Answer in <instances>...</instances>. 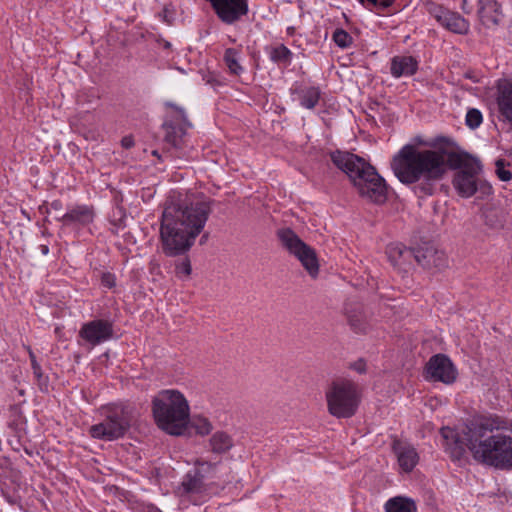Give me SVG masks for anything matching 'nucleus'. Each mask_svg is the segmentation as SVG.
<instances>
[{"label":"nucleus","instance_id":"6ab92c4d","mask_svg":"<svg viewBox=\"0 0 512 512\" xmlns=\"http://www.w3.org/2000/svg\"><path fill=\"white\" fill-rule=\"evenodd\" d=\"M94 210L92 207L88 206H76L71 209L69 212L65 213L61 217V221L65 225H70L72 223H79L81 225H87L91 223L94 219Z\"/></svg>","mask_w":512,"mask_h":512},{"label":"nucleus","instance_id":"393cba45","mask_svg":"<svg viewBox=\"0 0 512 512\" xmlns=\"http://www.w3.org/2000/svg\"><path fill=\"white\" fill-rule=\"evenodd\" d=\"M386 512H416L415 503L404 497H394L385 504Z\"/></svg>","mask_w":512,"mask_h":512},{"label":"nucleus","instance_id":"c85d7f7f","mask_svg":"<svg viewBox=\"0 0 512 512\" xmlns=\"http://www.w3.org/2000/svg\"><path fill=\"white\" fill-rule=\"evenodd\" d=\"M482 113L475 108L469 109L466 114V125L471 129H476L482 123Z\"/></svg>","mask_w":512,"mask_h":512},{"label":"nucleus","instance_id":"f03ea898","mask_svg":"<svg viewBox=\"0 0 512 512\" xmlns=\"http://www.w3.org/2000/svg\"><path fill=\"white\" fill-rule=\"evenodd\" d=\"M211 212V201L208 200H167L160 224L163 253L169 257L187 253L203 231Z\"/></svg>","mask_w":512,"mask_h":512},{"label":"nucleus","instance_id":"79ce46f5","mask_svg":"<svg viewBox=\"0 0 512 512\" xmlns=\"http://www.w3.org/2000/svg\"><path fill=\"white\" fill-rule=\"evenodd\" d=\"M195 465L196 466H202V467L203 466H207L208 468H211V469L214 468V464L209 463V462H204V461H201V460H196Z\"/></svg>","mask_w":512,"mask_h":512},{"label":"nucleus","instance_id":"cd10ccee","mask_svg":"<svg viewBox=\"0 0 512 512\" xmlns=\"http://www.w3.org/2000/svg\"><path fill=\"white\" fill-rule=\"evenodd\" d=\"M191 427L201 436L208 435L212 431V424L204 417L193 418L191 421Z\"/></svg>","mask_w":512,"mask_h":512},{"label":"nucleus","instance_id":"37998d69","mask_svg":"<svg viewBox=\"0 0 512 512\" xmlns=\"http://www.w3.org/2000/svg\"><path fill=\"white\" fill-rule=\"evenodd\" d=\"M208 237H209V234L208 233H205L201 236L200 238V245H204L206 243V241L208 240Z\"/></svg>","mask_w":512,"mask_h":512},{"label":"nucleus","instance_id":"f257e3e1","mask_svg":"<svg viewBox=\"0 0 512 512\" xmlns=\"http://www.w3.org/2000/svg\"><path fill=\"white\" fill-rule=\"evenodd\" d=\"M479 163L460 154L445 149H418L414 145H405L393 157L391 168L403 184H414L422 180L421 190L432 194V184L442 180L449 169H464L466 165Z\"/></svg>","mask_w":512,"mask_h":512},{"label":"nucleus","instance_id":"de8ad7c7","mask_svg":"<svg viewBox=\"0 0 512 512\" xmlns=\"http://www.w3.org/2000/svg\"><path fill=\"white\" fill-rule=\"evenodd\" d=\"M161 43L165 49H169L171 47V43L166 40H162Z\"/></svg>","mask_w":512,"mask_h":512},{"label":"nucleus","instance_id":"dca6fc26","mask_svg":"<svg viewBox=\"0 0 512 512\" xmlns=\"http://www.w3.org/2000/svg\"><path fill=\"white\" fill-rule=\"evenodd\" d=\"M206 491V485L204 484V475L201 470L196 468L193 471H189L180 486L177 488V494L179 496L201 494Z\"/></svg>","mask_w":512,"mask_h":512},{"label":"nucleus","instance_id":"9d476101","mask_svg":"<svg viewBox=\"0 0 512 512\" xmlns=\"http://www.w3.org/2000/svg\"><path fill=\"white\" fill-rule=\"evenodd\" d=\"M166 106L174 109L178 113V117L175 119V121H165L163 123L162 127L165 130L164 140L172 147L179 149L182 147L186 129L191 127V123L187 120L185 112L182 108L171 102H167Z\"/></svg>","mask_w":512,"mask_h":512},{"label":"nucleus","instance_id":"c756f323","mask_svg":"<svg viewBox=\"0 0 512 512\" xmlns=\"http://www.w3.org/2000/svg\"><path fill=\"white\" fill-rule=\"evenodd\" d=\"M290 57L291 52L284 45L277 46L271 52V59L275 62H287Z\"/></svg>","mask_w":512,"mask_h":512},{"label":"nucleus","instance_id":"a18cd8bd","mask_svg":"<svg viewBox=\"0 0 512 512\" xmlns=\"http://www.w3.org/2000/svg\"><path fill=\"white\" fill-rule=\"evenodd\" d=\"M462 452H463L462 447H457V448H456V452H455L454 456H455L456 458H459V457L462 455Z\"/></svg>","mask_w":512,"mask_h":512},{"label":"nucleus","instance_id":"4be33fe9","mask_svg":"<svg viewBox=\"0 0 512 512\" xmlns=\"http://www.w3.org/2000/svg\"><path fill=\"white\" fill-rule=\"evenodd\" d=\"M482 218L489 229L498 230L504 227L506 214L499 207L486 205L482 210Z\"/></svg>","mask_w":512,"mask_h":512},{"label":"nucleus","instance_id":"2f4dec72","mask_svg":"<svg viewBox=\"0 0 512 512\" xmlns=\"http://www.w3.org/2000/svg\"><path fill=\"white\" fill-rule=\"evenodd\" d=\"M496 174L501 181H509L512 179L511 171L505 169L506 165H509L504 159H498L495 162Z\"/></svg>","mask_w":512,"mask_h":512},{"label":"nucleus","instance_id":"9b49d317","mask_svg":"<svg viewBox=\"0 0 512 512\" xmlns=\"http://www.w3.org/2000/svg\"><path fill=\"white\" fill-rule=\"evenodd\" d=\"M480 170V163H472V165H466L464 169L455 174L452 183L461 197L469 198L478 190L477 175Z\"/></svg>","mask_w":512,"mask_h":512},{"label":"nucleus","instance_id":"c03bdc74","mask_svg":"<svg viewBox=\"0 0 512 512\" xmlns=\"http://www.w3.org/2000/svg\"><path fill=\"white\" fill-rule=\"evenodd\" d=\"M40 250H41V253H42L43 255H47V254H48V252H49V248H48V246H47V245H41V246H40Z\"/></svg>","mask_w":512,"mask_h":512},{"label":"nucleus","instance_id":"a19ab883","mask_svg":"<svg viewBox=\"0 0 512 512\" xmlns=\"http://www.w3.org/2000/svg\"><path fill=\"white\" fill-rule=\"evenodd\" d=\"M353 368L359 373H363L365 371V363L359 361L353 365Z\"/></svg>","mask_w":512,"mask_h":512},{"label":"nucleus","instance_id":"f8f14e48","mask_svg":"<svg viewBox=\"0 0 512 512\" xmlns=\"http://www.w3.org/2000/svg\"><path fill=\"white\" fill-rule=\"evenodd\" d=\"M79 336L91 346H96L112 338L113 327L106 320H92L81 327Z\"/></svg>","mask_w":512,"mask_h":512},{"label":"nucleus","instance_id":"49530a36","mask_svg":"<svg viewBox=\"0 0 512 512\" xmlns=\"http://www.w3.org/2000/svg\"><path fill=\"white\" fill-rule=\"evenodd\" d=\"M480 188L483 189L484 193H490L491 192V186L481 185Z\"/></svg>","mask_w":512,"mask_h":512},{"label":"nucleus","instance_id":"c9c22d12","mask_svg":"<svg viewBox=\"0 0 512 512\" xmlns=\"http://www.w3.org/2000/svg\"><path fill=\"white\" fill-rule=\"evenodd\" d=\"M393 1L394 0H359V2L363 6H366V4H368V5H373L375 7L382 8V9H385V8L391 6Z\"/></svg>","mask_w":512,"mask_h":512},{"label":"nucleus","instance_id":"a211bd4d","mask_svg":"<svg viewBox=\"0 0 512 512\" xmlns=\"http://www.w3.org/2000/svg\"><path fill=\"white\" fill-rule=\"evenodd\" d=\"M345 309L350 327L356 333H366L369 329V322L364 312L363 305L359 303H349L346 305Z\"/></svg>","mask_w":512,"mask_h":512},{"label":"nucleus","instance_id":"8fccbe9b","mask_svg":"<svg viewBox=\"0 0 512 512\" xmlns=\"http://www.w3.org/2000/svg\"><path fill=\"white\" fill-rule=\"evenodd\" d=\"M22 214H23L24 216H26L28 220L30 219V217L27 215V213L25 212V210H22Z\"/></svg>","mask_w":512,"mask_h":512},{"label":"nucleus","instance_id":"f704fd0d","mask_svg":"<svg viewBox=\"0 0 512 512\" xmlns=\"http://www.w3.org/2000/svg\"><path fill=\"white\" fill-rule=\"evenodd\" d=\"M175 271L177 275L189 277L192 272L190 260L188 258L183 259L176 265Z\"/></svg>","mask_w":512,"mask_h":512},{"label":"nucleus","instance_id":"bb28decb","mask_svg":"<svg viewBox=\"0 0 512 512\" xmlns=\"http://www.w3.org/2000/svg\"><path fill=\"white\" fill-rule=\"evenodd\" d=\"M224 61L232 74L239 75L243 68L239 64V53L234 48H228L224 53Z\"/></svg>","mask_w":512,"mask_h":512},{"label":"nucleus","instance_id":"ea45409f","mask_svg":"<svg viewBox=\"0 0 512 512\" xmlns=\"http://www.w3.org/2000/svg\"><path fill=\"white\" fill-rule=\"evenodd\" d=\"M121 145L125 149H130L131 147L134 146V139L132 138V136H125L121 140Z\"/></svg>","mask_w":512,"mask_h":512},{"label":"nucleus","instance_id":"a878e982","mask_svg":"<svg viewBox=\"0 0 512 512\" xmlns=\"http://www.w3.org/2000/svg\"><path fill=\"white\" fill-rule=\"evenodd\" d=\"M300 103L307 109H313L320 99V90L316 87H307L299 91Z\"/></svg>","mask_w":512,"mask_h":512},{"label":"nucleus","instance_id":"5701e85b","mask_svg":"<svg viewBox=\"0 0 512 512\" xmlns=\"http://www.w3.org/2000/svg\"><path fill=\"white\" fill-rule=\"evenodd\" d=\"M443 18L444 19H442V23L440 25H442L447 30L461 35H465L469 32L470 24L460 14L448 11L446 16Z\"/></svg>","mask_w":512,"mask_h":512},{"label":"nucleus","instance_id":"39448f33","mask_svg":"<svg viewBox=\"0 0 512 512\" xmlns=\"http://www.w3.org/2000/svg\"><path fill=\"white\" fill-rule=\"evenodd\" d=\"M152 413L156 425L164 432L180 436L190 421V406L178 390L165 389L152 399Z\"/></svg>","mask_w":512,"mask_h":512},{"label":"nucleus","instance_id":"e433bc0d","mask_svg":"<svg viewBox=\"0 0 512 512\" xmlns=\"http://www.w3.org/2000/svg\"><path fill=\"white\" fill-rule=\"evenodd\" d=\"M393 1L394 0H359V2L363 6H366V4H368V5H373L375 7L382 8V9H385V8L391 6Z\"/></svg>","mask_w":512,"mask_h":512},{"label":"nucleus","instance_id":"4c0bfd02","mask_svg":"<svg viewBox=\"0 0 512 512\" xmlns=\"http://www.w3.org/2000/svg\"><path fill=\"white\" fill-rule=\"evenodd\" d=\"M160 16L162 17L163 21H165L166 23L168 24H172L173 21H174V12H173V9H171L170 6L166 5Z\"/></svg>","mask_w":512,"mask_h":512},{"label":"nucleus","instance_id":"20e7f679","mask_svg":"<svg viewBox=\"0 0 512 512\" xmlns=\"http://www.w3.org/2000/svg\"><path fill=\"white\" fill-rule=\"evenodd\" d=\"M331 160L337 168L349 177L362 197H366L377 204L386 201L387 186L385 180L365 159L349 152L335 151L331 153Z\"/></svg>","mask_w":512,"mask_h":512},{"label":"nucleus","instance_id":"f3484780","mask_svg":"<svg viewBox=\"0 0 512 512\" xmlns=\"http://www.w3.org/2000/svg\"><path fill=\"white\" fill-rule=\"evenodd\" d=\"M393 450L397 456L398 463L402 470L405 472H411L419 461V456L416 449L409 444L395 440L393 442Z\"/></svg>","mask_w":512,"mask_h":512},{"label":"nucleus","instance_id":"1a4fd4ad","mask_svg":"<svg viewBox=\"0 0 512 512\" xmlns=\"http://www.w3.org/2000/svg\"><path fill=\"white\" fill-rule=\"evenodd\" d=\"M427 378L444 384H452L457 378V369L448 356L436 354L425 366Z\"/></svg>","mask_w":512,"mask_h":512},{"label":"nucleus","instance_id":"4468645a","mask_svg":"<svg viewBox=\"0 0 512 512\" xmlns=\"http://www.w3.org/2000/svg\"><path fill=\"white\" fill-rule=\"evenodd\" d=\"M386 254L393 267L401 272H408L415 260V248H407L399 243L387 246Z\"/></svg>","mask_w":512,"mask_h":512},{"label":"nucleus","instance_id":"3c124183","mask_svg":"<svg viewBox=\"0 0 512 512\" xmlns=\"http://www.w3.org/2000/svg\"><path fill=\"white\" fill-rule=\"evenodd\" d=\"M465 5H467V0H463V10L465 11Z\"/></svg>","mask_w":512,"mask_h":512},{"label":"nucleus","instance_id":"2eb2a0df","mask_svg":"<svg viewBox=\"0 0 512 512\" xmlns=\"http://www.w3.org/2000/svg\"><path fill=\"white\" fill-rule=\"evenodd\" d=\"M477 15L480 22L489 28L499 24L502 12L497 1L478 0Z\"/></svg>","mask_w":512,"mask_h":512},{"label":"nucleus","instance_id":"aec40b11","mask_svg":"<svg viewBox=\"0 0 512 512\" xmlns=\"http://www.w3.org/2000/svg\"><path fill=\"white\" fill-rule=\"evenodd\" d=\"M418 63L412 56H396L391 61V74L394 77L410 76L417 71Z\"/></svg>","mask_w":512,"mask_h":512},{"label":"nucleus","instance_id":"7ed1b4c3","mask_svg":"<svg viewBox=\"0 0 512 512\" xmlns=\"http://www.w3.org/2000/svg\"><path fill=\"white\" fill-rule=\"evenodd\" d=\"M511 424L499 416L483 417L467 426L456 443L464 444L475 460L500 469L512 468Z\"/></svg>","mask_w":512,"mask_h":512},{"label":"nucleus","instance_id":"473e14b6","mask_svg":"<svg viewBox=\"0 0 512 512\" xmlns=\"http://www.w3.org/2000/svg\"><path fill=\"white\" fill-rule=\"evenodd\" d=\"M429 13L437 20L439 24L442 23V17L446 16V13L449 11L444 9L442 6H439L435 3L428 4Z\"/></svg>","mask_w":512,"mask_h":512},{"label":"nucleus","instance_id":"b1692460","mask_svg":"<svg viewBox=\"0 0 512 512\" xmlns=\"http://www.w3.org/2000/svg\"><path fill=\"white\" fill-rule=\"evenodd\" d=\"M211 451L222 454L229 451L233 446L232 438L223 431H218L209 440Z\"/></svg>","mask_w":512,"mask_h":512},{"label":"nucleus","instance_id":"72a5a7b5","mask_svg":"<svg viewBox=\"0 0 512 512\" xmlns=\"http://www.w3.org/2000/svg\"><path fill=\"white\" fill-rule=\"evenodd\" d=\"M27 351L29 353V357H30V361H31V366H32V369H33V374L34 376L36 377V379L38 381H40L43 377V373H42V369H41V366L39 365V363L37 362L36 360V356L35 354L33 353L32 349L30 348V346H27Z\"/></svg>","mask_w":512,"mask_h":512},{"label":"nucleus","instance_id":"7c9ffc66","mask_svg":"<svg viewBox=\"0 0 512 512\" xmlns=\"http://www.w3.org/2000/svg\"><path fill=\"white\" fill-rule=\"evenodd\" d=\"M333 40L341 48H346L352 43V37L343 29H337L333 33Z\"/></svg>","mask_w":512,"mask_h":512},{"label":"nucleus","instance_id":"0eeeda50","mask_svg":"<svg viewBox=\"0 0 512 512\" xmlns=\"http://www.w3.org/2000/svg\"><path fill=\"white\" fill-rule=\"evenodd\" d=\"M104 419L89 428L91 437L104 441H113L123 437L135 419L134 409L124 405L102 408Z\"/></svg>","mask_w":512,"mask_h":512},{"label":"nucleus","instance_id":"ddd939ff","mask_svg":"<svg viewBox=\"0 0 512 512\" xmlns=\"http://www.w3.org/2000/svg\"><path fill=\"white\" fill-rule=\"evenodd\" d=\"M415 261L427 270H440L448 263L445 253L430 244L415 248Z\"/></svg>","mask_w":512,"mask_h":512},{"label":"nucleus","instance_id":"09e8293b","mask_svg":"<svg viewBox=\"0 0 512 512\" xmlns=\"http://www.w3.org/2000/svg\"><path fill=\"white\" fill-rule=\"evenodd\" d=\"M152 154H153L154 156H156V157H159V154H158V151H157V150H154V151L152 152Z\"/></svg>","mask_w":512,"mask_h":512},{"label":"nucleus","instance_id":"58836bf2","mask_svg":"<svg viewBox=\"0 0 512 512\" xmlns=\"http://www.w3.org/2000/svg\"><path fill=\"white\" fill-rule=\"evenodd\" d=\"M101 283L107 287V288H112L115 286V277L113 274L111 273H103L102 277H101Z\"/></svg>","mask_w":512,"mask_h":512},{"label":"nucleus","instance_id":"603ef678","mask_svg":"<svg viewBox=\"0 0 512 512\" xmlns=\"http://www.w3.org/2000/svg\"><path fill=\"white\" fill-rule=\"evenodd\" d=\"M444 431H445V430L443 429V430H442L443 436H444V438H447V437H448V435H447Z\"/></svg>","mask_w":512,"mask_h":512},{"label":"nucleus","instance_id":"6e6552de","mask_svg":"<svg viewBox=\"0 0 512 512\" xmlns=\"http://www.w3.org/2000/svg\"><path fill=\"white\" fill-rule=\"evenodd\" d=\"M278 237L282 245L294 255L312 278L319 273V263L315 250L303 242L291 229L285 228L278 231Z\"/></svg>","mask_w":512,"mask_h":512},{"label":"nucleus","instance_id":"412c9836","mask_svg":"<svg viewBox=\"0 0 512 512\" xmlns=\"http://www.w3.org/2000/svg\"><path fill=\"white\" fill-rule=\"evenodd\" d=\"M497 105L501 116L512 128V84L508 83L499 88Z\"/></svg>","mask_w":512,"mask_h":512},{"label":"nucleus","instance_id":"423d86ee","mask_svg":"<svg viewBox=\"0 0 512 512\" xmlns=\"http://www.w3.org/2000/svg\"><path fill=\"white\" fill-rule=\"evenodd\" d=\"M327 410L335 418L354 416L361 401L359 385L351 379L337 377L325 389Z\"/></svg>","mask_w":512,"mask_h":512}]
</instances>
